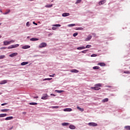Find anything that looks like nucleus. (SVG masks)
Instances as JSON below:
<instances>
[{"instance_id": "nucleus-1", "label": "nucleus", "mask_w": 130, "mask_h": 130, "mask_svg": "<svg viewBox=\"0 0 130 130\" xmlns=\"http://www.w3.org/2000/svg\"><path fill=\"white\" fill-rule=\"evenodd\" d=\"M102 84L101 83H98L95 85V87H91V89L93 90H95V91H98V90H100L101 89L100 87H102Z\"/></svg>"}, {"instance_id": "nucleus-2", "label": "nucleus", "mask_w": 130, "mask_h": 130, "mask_svg": "<svg viewBox=\"0 0 130 130\" xmlns=\"http://www.w3.org/2000/svg\"><path fill=\"white\" fill-rule=\"evenodd\" d=\"M14 42H15V41L14 40H11L10 41H4V45H9V44H11V43H14Z\"/></svg>"}, {"instance_id": "nucleus-3", "label": "nucleus", "mask_w": 130, "mask_h": 130, "mask_svg": "<svg viewBox=\"0 0 130 130\" xmlns=\"http://www.w3.org/2000/svg\"><path fill=\"white\" fill-rule=\"evenodd\" d=\"M47 46V44L46 43L43 42L40 44L39 46V48H43V47H46Z\"/></svg>"}, {"instance_id": "nucleus-4", "label": "nucleus", "mask_w": 130, "mask_h": 130, "mask_svg": "<svg viewBox=\"0 0 130 130\" xmlns=\"http://www.w3.org/2000/svg\"><path fill=\"white\" fill-rule=\"evenodd\" d=\"M18 46L19 44L11 45L8 47V49H12V48H16V47H18Z\"/></svg>"}, {"instance_id": "nucleus-5", "label": "nucleus", "mask_w": 130, "mask_h": 130, "mask_svg": "<svg viewBox=\"0 0 130 130\" xmlns=\"http://www.w3.org/2000/svg\"><path fill=\"white\" fill-rule=\"evenodd\" d=\"M88 125H89L90 126H97L98 124L96 123L89 122L88 123Z\"/></svg>"}, {"instance_id": "nucleus-6", "label": "nucleus", "mask_w": 130, "mask_h": 130, "mask_svg": "<svg viewBox=\"0 0 130 130\" xmlns=\"http://www.w3.org/2000/svg\"><path fill=\"white\" fill-rule=\"evenodd\" d=\"M105 3H106V1L103 0V1L99 2V6H101L102 5H104V4H105Z\"/></svg>"}, {"instance_id": "nucleus-7", "label": "nucleus", "mask_w": 130, "mask_h": 130, "mask_svg": "<svg viewBox=\"0 0 130 130\" xmlns=\"http://www.w3.org/2000/svg\"><path fill=\"white\" fill-rule=\"evenodd\" d=\"M92 39V36H88L85 40V41H89Z\"/></svg>"}, {"instance_id": "nucleus-8", "label": "nucleus", "mask_w": 130, "mask_h": 130, "mask_svg": "<svg viewBox=\"0 0 130 130\" xmlns=\"http://www.w3.org/2000/svg\"><path fill=\"white\" fill-rule=\"evenodd\" d=\"M16 55H18V53H13L9 55V56L10 57H14V56H16Z\"/></svg>"}, {"instance_id": "nucleus-9", "label": "nucleus", "mask_w": 130, "mask_h": 130, "mask_svg": "<svg viewBox=\"0 0 130 130\" xmlns=\"http://www.w3.org/2000/svg\"><path fill=\"white\" fill-rule=\"evenodd\" d=\"M8 83V80H3L0 82V85H4V84H7Z\"/></svg>"}, {"instance_id": "nucleus-10", "label": "nucleus", "mask_w": 130, "mask_h": 130, "mask_svg": "<svg viewBox=\"0 0 130 130\" xmlns=\"http://www.w3.org/2000/svg\"><path fill=\"white\" fill-rule=\"evenodd\" d=\"M48 97V96L47 95V94H46L41 98V99H42L43 100H46Z\"/></svg>"}, {"instance_id": "nucleus-11", "label": "nucleus", "mask_w": 130, "mask_h": 130, "mask_svg": "<svg viewBox=\"0 0 130 130\" xmlns=\"http://www.w3.org/2000/svg\"><path fill=\"white\" fill-rule=\"evenodd\" d=\"M78 50H82V49H86V47L84 46L79 47L77 48Z\"/></svg>"}, {"instance_id": "nucleus-12", "label": "nucleus", "mask_w": 130, "mask_h": 130, "mask_svg": "<svg viewBox=\"0 0 130 130\" xmlns=\"http://www.w3.org/2000/svg\"><path fill=\"white\" fill-rule=\"evenodd\" d=\"M62 17H68L70 16V13H64L62 14Z\"/></svg>"}, {"instance_id": "nucleus-13", "label": "nucleus", "mask_w": 130, "mask_h": 130, "mask_svg": "<svg viewBox=\"0 0 130 130\" xmlns=\"http://www.w3.org/2000/svg\"><path fill=\"white\" fill-rule=\"evenodd\" d=\"M98 66H100V67H105L106 64L104 62H100L98 64Z\"/></svg>"}, {"instance_id": "nucleus-14", "label": "nucleus", "mask_w": 130, "mask_h": 130, "mask_svg": "<svg viewBox=\"0 0 130 130\" xmlns=\"http://www.w3.org/2000/svg\"><path fill=\"white\" fill-rule=\"evenodd\" d=\"M69 128H70L71 129H75L76 126L74 125H71L69 126Z\"/></svg>"}, {"instance_id": "nucleus-15", "label": "nucleus", "mask_w": 130, "mask_h": 130, "mask_svg": "<svg viewBox=\"0 0 130 130\" xmlns=\"http://www.w3.org/2000/svg\"><path fill=\"white\" fill-rule=\"evenodd\" d=\"M13 116L7 117L5 118V120H11V119H13Z\"/></svg>"}, {"instance_id": "nucleus-16", "label": "nucleus", "mask_w": 130, "mask_h": 130, "mask_svg": "<svg viewBox=\"0 0 130 130\" xmlns=\"http://www.w3.org/2000/svg\"><path fill=\"white\" fill-rule=\"evenodd\" d=\"M30 41H37L38 40H39V39H38V38H31L30 39Z\"/></svg>"}, {"instance_id": "nucleus-17", "label": "nucleus", "mask_w": 130, "mask_h": 130, "mask_svg": "<svg viewBox=\"0 0 130 130\" xmlns=\"http://www.w3.org/2000/svg\"><path fill=\"white\" fill-rule=\"evenodd\" d=\"M9 110H10V109H5L1 110V112H7V111H9Z\"/></svg>"}, {"instance_id": "nucleus-18", "label": "nucleus", "mask_w": 130, "mask_h": 130, "mask_svg": "<svg viewBox=\"0 0 130 130\" xmlns=\"http://www.w3.org/2000/svg\"><path fill=\"white\" fill-rule=\"evenodd\" d=\"M71 73H79V71L76 70V69H74L71 71Z\"/></svg>"}, {"instance_id": "nucleus-19", "label": "nucleus", "mask_w": 130, "mask_h": 130, "mask_svg": "<svg viewBox=\"0 0 130 130\" xmlns=\"http://www.w3.org/2000/svg\"><path fill=\"white\" fill-rule=\"evenodd\" d=\"M102 102L105 103V102H108V98H106L103 100Z\"/></svg>"}, {"instance_id": "nucleus-20", "label": "nucleus", "mask_w": 130, "mask_h": 130, "mask_svg": "<svg viewBox=\"0 0 130 130\" xmlns=\"http://www.w3.org/2000/svg\"><path fill=\"white\" fill-rule=\"evenodd\" d=\"M77 109H78V110H79L80 111H81L82 112H83V111H84V109L83 108H80V107H77Z\"/></svg>"}, {"instance_id": "nucleus-21", "label": "nucleus", "mask_w": 130, "mask_h": 130, "mask_svg": "<svg viewBox=\"0 0 130 130\" xmlns=\"http://www.w3.org/2000/svg\"><path fill=\"white\" fill-rule=\"evenodd\" d=\"M72 110L71 108H66L63 110L64 111H72Z\"/></svg>"}, {"instance_id": "nucleus-22", "label": "nucleus", "mask_w": 130, "mask_h": 130, "mask_svg": "<svg viewBox=\"0 0 130 130\" xmlns=\"http://www.w3.org/2000/svg\"><path fill=\"white\" fill-rule=\"evenodd\" d=\"M69 124H70V123H66V122L62 123V125L63 126H67L69 125Z\"/></svg>"}, {"instance_id": "nucleus-23", "label": "nucleus", "mask_w": 130, "mask_h": 130, "mask_svg": "<svg viewBox=\"0 0 130 130\" xmlns=\"http://www.w3.org/2000/svg\"><path fill=\"white\" fill-rule=\"evenodd\" d=\"M28 62H22L21 63V66H26V64H28Z\"/></svg>"}, {"instance_id": "nucleus-24", "label": "nucleus", "mask_w": 130, "mask_h": 130, "mask_svg": "<svg viewBox=\"0 0 130 130\" xmlns=\"http://www.w3.org/2000/svg\"><path fill=\"white\" fill-rule=\"evenodd\" d=\"M93 70H99L100 69V67L99 66H95L92 68Z\"/></svg>"}, {"instance_id": "nucleus-25", "label": "nucleus", "mask_w": 130, "mask_h": 130, "mask_svg": "<svg viewBox=\"0 0 130 130\" xmlns=\"http://www.w3.org/2000/svg\"><path fill=\"white\" fill-rule=\"evenodd\" d=\"M7 115V114H0V117H5Z\"/></svg>"}, {"instance_id": "nucleus-26", "label": "nucleus", "mask_w": 130, "mask_h": 130, "mask_svg": "<svg viewBox=\"0 0 130 130\" xmlns=\"http://www.w3.org/2000/svg\"><path fill=\"white\" fill-rule=\"evenodd\" d=\"M68 27H74V26H76L75 24H68Z\"/></svg>"}, {"instance_id": "nucleus-27", "label": "nucleus", "mask_w": 130, "mask_h": 130, "mask_svg": "<svg viewBox=\"0 0 130 130\" xmlns=\"http://www.w3.org/2000/svg\"><path fill=\"white\" fill-rule=\"evenodd\" d=\"M5 57H6V56H5L4 55H0V59H4Z\"/></svg>"}, {"instance_id": "nucleus-28", "label": "nucleus", "mask_w": 130, "mask_h": 130, "mask_svg": "<svg viewBox=\"0 0 130 130\" xmlns=\"http://www.w3.org/2000/svg\"><path fill=\"white\" fill-rule=\"evenodd\" d=\"M10 12H11V11L10 10H7V12H6L5 13H3L4 15H8V14H9V13H10Z\"/></svg>"}, {"instance_id": "nucleus-29", "label": "nucleus", "mask_w": 130, "mask_h": 130, "mask_svg": "<svg viewBox=\"0 0 130 130\" xmlns=\"http://www.w3.org/2000/svg\"><path fill=\"white\" fill-rule=\"evenodd\" d=\"M51 108H52L53 109H57V108H59V107L57 106H52Z\"/></svg>"}, {"instance_id": "nucleus-30", "label": "nucleus", "mask_w": 130, "mask_h": 130, "mask_svg": "<svg viewBox=\"0 0 130 130\" xmlns=\"http://www.w3.org/2000/svg\"><path fill=\"white\" fill-rule=\"evenodd\" d=\"M53 27H60V24H54L52 25Z\"/></svg>"}, {"instance_id": "nucleus-31", "label": "nucleus", "mask_w": 130, "mask_h": 130, "mask_svg": "<svg viewBox=\"0 0 130 130\" xmlns=\"http://www.w3.org/2000/svg\"><path fill=\"white\" fill-rule=\"evenodd\" d=\"M50 80H52V78H45L43 79V81H50Z\"/></svg>"}, {"instance_id": "nucleus-32", "label": "nucleus", "mask_w": 130, "mask_h": 130, "mask_svg": "<svg viewBox=\"0 0 130 130\" xmlns=\"http://www.w3.org/2000/svg\"><path fill=\"white\" fill-rule=\"evenodd\" d=\"M124 127L126 130H130V126H125Z\"/></svg>"}, {"instance_id": "nucleus-33", "label": "nucleus", "mask_w": 130, "mask_h": 130, "mask_svg": "<svg viewBox=\"0 0 130 130\" xmlns=\"http://www.w3.org/2000/svg\"><path fill=\"white\" fill-rule=\"evenodd\" d=\"M45 7L46 8H51V7H52V5H47Z\"/></svg>"}, {"instance_id": "nucleus-34", "label": "nucleus", "mask_w": 130, "mask_h": 130, "mask_svg": "<svg viewBox=\"0 0 130 130\" xmlns=\"http://www.w3.org/2000/svg\"><path fill=\"white\" fill-rule=\"evenodd\" d=\"M90 47H92V46H91V45H87L85 47V48H90Z\"/></svg>"}, {"instance_id": "nucleus-35", "label": "nucleus", "mask_w": 130, "mask_h": 130, "mask_svg": "<svg viewBox=\"0 0 130 130\" xmlns=\"http://www.w3.org/2000/svg\"><path fill=\"white\" fill-rule=\"evenodd\" d=\"M29 105H37V103H30Z\"/></svg>"}, {"instance_id": "nucleus-36", "label": "nucleus", "mask_w": 130, "mask_h": 130, "mask_svg": "<svg viewBox=\"0 0 130 130\" xmlns=\"http://www.w3.org/2000/svg\"><path fill=\"white\" fill-rule=\"evenodd\" d=\"M56 92H57V93H62V92H63V90H56Z\"/></svg>"}, {"instance_id": "nucleus-37", "label": "nucleus", "mask_w": 130, "mask_h": 130, "mask_svg": "<svg viewBox=\"0 0 130 130\" xmlns=\"http://www.w3.org/2000/svg\"><path fill=\"white\" fill-rule=\"evenodd\" d=\"M87 51H88V50H84L82 51L81 52L82 53H87Z\"/></svg>"}, {"instance_id": "nucleus-38", "label": "nucleus", "mask_w": 130, "mask_h": 130, "mask_svg": "<svg viewBox=\"0 0 130 130\" xmlns=\"http://www.w3.org/2000/svg\"><path fill=\"white\" fill-rule=\"evenodd\" d=\"M96 56H97V54H92V55H91V57H96Z\"/></svg>"}, {"instance_id": "nucleus-39", "label": "nucleus", "mask_w": 130, "mask_h": 130, "mask_svg": "<svg viewBox=\"0 0 130 130\" xmlns=\"http://www.w3.org/2000/svg\"><path fill=\"white\" fill-rule=\"evenodd\" d=\"M81 2H82V0H77L75 4H80V3H81Z\"/></svg>"}, {"instance_id": "nucleus-40", "label": "nucleus", "mask_w": 130, "mask_h": 130, "mask_svg": "<svg viewBox=\"0 0 130 130\" xmlns=\"http://www.w3.org/2000/svg\"><path fill=\"white\" fill-rule=\"evenodd\" d=\"M78 36V32H75L73 34L74 37H76V36Z\"/></svg>"}, {"instance_id": "nucleus-41", "label": "nucleus", "mask_w": 130, "mask_h": 130, "mask_svg": "<svg viewBox=\"0 0 130 130\" xmlns=\"http://www.w3.org/2000/svg\"><path fill=\"white\" fill-rule=\"evenodd\" d=\"M84 28L83 27H78L77 30H83Z\"/></svg>"}, {"instance_id": "nucleus-42", "label": "nucleus", "mask_w": 130, "mask_h": 130, "mask_svg": "<svg viewBox=\"0 0 130 130\" xmlns=\"http://www.w3.org/2000/svg\"><path fill=\"white\" fill-rule=\"evenodd\" d=\"M27 47H26V46L24 47L23 48L24 49H26L27 48H30V46H26Z\"/></svg>"}, {"instance_id": "nucleus-43", "label": "nucleus", "mask_w": 130, "mask_h": 130, "mask_svg": "<svg viewBox=\"0 0 130 130\" xmlns=\"http://www.w3.org/2000/svg\"><path fill=\"white\" fill-rule=\"evenodd\" d=\"M8 104V103H4V104H2L1 106H5V105H7Z\"/></svg>"}, {"instance_id": "nucleus-44", "label": "nucleus", "mask_w": 130, "mask_h": 130, "mask_svg": "<svg viewBox=\"0 0 130 130\" xmlns=\"http://www.w3.org/2000/svg\"><path fill=\"white\" fill-rule=\"evenodd\" d=\"M124 74H130L129 71H125L124 72Z\"/></svg>"}, {"instance_id": "nucleus-45", "label": "nucleus", "mask_w": 130, "mask_h": 130, "mask_svg": "<svg viewBox=\"0 0 130 130\" xmlns=\"http://www.w3.org/2000/svg\"><path fill=\"white\" fill-rule=\"evenodd\" d=\"M52 30H56V27H52Z\"/></svg>"}, {"instance_id": "nucleus-46", "label": "nucleus", "mask_w": 130, "mask_h": 130, "mask_svg": "<svg viewBox=\"0 0 130 130\" xmlns=\"http://www.w3.org/2000/svg\"><path fill=\"white\" fill-rule=\"evenodd\" d=\"M29 25H30L29 24V22H27L26 23V26H27V27H29Z\"/></svg>"}, {"instance_id": "nucleus-47", "label": "nucleus", "mask_w": 130, "mask_h": 130, "mask_svg": "<svg viewBox=\"0 0 130 130\" xmlns=\"http://www.w3.org/2000/svg\"><path fill=\"white\" fill-rule=\"evenodd\" d=\"M54 76H55V74H54L53 75H49V77H52V78H53Z\"/></svg>"}, {"instance_id": "nucleus-48", "label": "nucleus", "mask_w": 130, "mask_h": 130, "mask_svg": "<svg viewBox=\"0 0 130 130\" xmlns=\"http://www.w3.org/2000/svg\"><path fill=\"white\" fill-rule=\"evenodd\" d=\"M0 49H6V47H3L0 48Z\"/></svg>"}, {"instance_id": "nucleus-49", "label": "nucleus", "mask_w": 130, "mask_h": 130, "mask_svg": "<svg viewBox=\"0 0 130 130\" xmlns=\"http://www.w3.org/2000/svg\"><path fill=\"white\" fill-rule=\"evenodd\" d=\"M26 113H27L26 112H22V114H24V115L26 114Z\"/></svg>"}, {"instance_id": "nucleus-50", "label": "nucleus", "mask_w": 130, "mask_h": 130, "mask_svg": "<svg viewBox=\"0 0 130 130\" xmlns=\"http://www.w3.org/2000/svg\"><path fill=\"white\" fill-rule=\"evenodd\" d=\"M34 99H36L38 98V96H35V97H34Z\"/></svg>"}, {"instance_id": "nucleus-51", "label": "nucleus", "mask_w": 130, "mask_h": 130, "mask_svg": "<svg viewBox=\"0 0 130 130\" xmlns=\"http://www.w3.org/2000/svg\"><path fill=\"white\" fill-rule=\"evenodd\" d=\"M33 24H34L35 25H37V23H35V22H34Z\"/></svg>"}, {"instance_id": "nucleus-52", "label": "nucleus", "mask_w": 130, "mask_h": 130, "mask_svg": "<svg viewBox=\"0 0 130 130\" xmlns=\"http://www.w3.org/2000/svg\"><path fill=\"white\" fill-rule=\"evenodd\" d=\"M51 96H54V94H51Z\"/></svg>"}, {"instance_id": "nucleus-53", "label": "nucleus", "mask_w": 130, "mask_h": 130, "mask_svg": "<svg viewBox=\"0 0 130 130\" xmlns=\"http://www.w3.org/2000/svg\"><path fill=\"white\" fill-rule=\"evenodd\" d=\"M0 12L1 13H3V11H2V10H0Z\"/></svg>"}, {"instance_id": "nucleus-54", "label": "nucleus", "mask_w": 130, "mask_h": 130, "mask_svg": "<svg viewBox=\"0 0 130 130\" xmlns=\"http://www.w3.org/2000/svg\"><path fill=\"white\" fill-rule=\"evenodd\" d=\"M2 92H0V95H2Z\"/></svg>"}, {"instance_id": "nucleus-55", "label": "nucleus", "mask_w": 130, "mask_h": 130, "mask_svg": "<svg viewBox=\"0 0 130 130\" xmlns=\"http://www.w3.org/2000/svg\"><path fill=\"white\" fill-rule=\"evenodd\" d=\"M30 2H32V1H34V0H29Z\"/></svg>"}, {"instance_id": "nucleus-56", "label": "nucleus", "mask_w": 130, "mask_h": 130, "mask_svg": "<svg viewBox=\"0 0 130 130\" xmlns=\"http://www.w3.org/2000/svg\"><path fill=\"white\" fill-rule=\"evenodd\" d=\"M0 38H2V36H0Z\"/></svg>"}, {"instance_id": "nucleus-57", "label": "nucleus", "mask_w": 130, "mask_h": 130, "mask_svg": "<svg viewBox=\"0 0 130 130\" xmlns=\"http://www.w3.org/2000/svg\"><path fill=\"white\" fill-rule=\"evenodd\" d=\"M2 25V23H0V26Z\"/></svg>"}, {"instance_id": "nucleus-58", "label": "nucleus", "mask_w": 130, "mask_h": 130, "mask_svg": "<svg viewBox=\"0 0 130 130\" xmlns=\"http://www.w3.org/2000/svg\"><path fill=\"white\" fill-rule=\"evenodd\" d=\"M129 69H130V67H129Z\"/></svg>"}]
</instances>
